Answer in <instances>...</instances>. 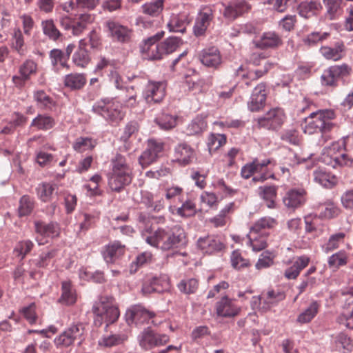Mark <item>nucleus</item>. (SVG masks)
Here are the masks:
<instances>
[{"instance_id":"obj_1","label":"nucleus","mask_w":353,"mask_h":353,"mask_svg":"<svg viewBox=\"0 0 353 353\" xmlns=\"http://www.w3.org/2000/svg\"><path fill=\"white\" fill-rule=\"evenodd\" d=\"M139 223L142 228L141 236L150 245L163 250H170L176 248L179 244L185 239L184 230L179 225L172 228H158L152 230L150 217L145 214L139 215Z\"/></svg>"},{"instance_id":"obj_2","label":"nucleus","mask_w":353,"mask_h":353,"mask_svg":"<svg viewBox=\"0 0 353 353\" xmlns=\"http://www.w3.org/2000/svg\"><path fill=\"white\" fill-rule=\"evenodd\" d=\"M163 32H158L145 39L141 46V52L144 57L149 60H160L164 56L170 54L183 43L181 39L170 37L163 42L159 41L163 37Z\"/></svg>"},{"instance_id":"obj_3","label":"nucleus","mask_w":353,"mask_h":353,"mask_svg":"<svg viewBox=\"0 0 353 353\" xmlns=\"http://www.w3.org/2000/svg\"><path fill=\"white\" fill-rule=\"evenodd\" d=\"M108 185L114 192H120L131 183L132 169L126 163L125 157L117 154L112 160V169L108 174Z\"/></svg>"},{"instance_id":"obj_4","label":"nucleus","mask_w":353,"mask_h":353,"mask_svg":"<svg viewBox=\"0 0 353 353\" xmlns=\"http://www.w3.org/2000/svg\"><path fill=\"white\" fill-rule=\"evenodd\" d=\"M335 112L332 110H323L310 113L304 119L303 130L305 133H326L332 130L334 124L331 121L335 118Z\"/></svg>"},{"instance_id":"obj_5","label":"nucleus","mask_w":353,"mask_h":353,"mask_svg":"<svg viewBox=\"0 0 353 353\" xmlns=\"http://www.w3.org/2000/svg\"><path fill=\"white\" fill-rule=\"evenodd\" d=\"M95 315L94 324L101 326L103 323L107 325L114 323L119 316V309L114 303V298L111 296H101L92 307Z\"/></svg>"},{"instance_id":"obj_6","label":"nucleus","mask_w":353,"mask_h":353,"mask_svg":"<svg viewBox=\"0 0 353 353\" xmlns=\"http://www.w3.org/2000/svg\"><path fill=\"white\" fill-rule=\"evenodd\" d=\"M275 165V161L272 159L261 161L254 159L252 162L248 163L242 167L241 175L243 179H248L254 173H258L259 175L254 176L252 181L263 182L268 179L274 178L273 168Z\"/></svg>"},{"instance_id":"obj_7","label":"nucleus","mask_w":353,"mask_h":353,"mask_svg":"<svg viewBox=\"0 0 353 353\" xmlns=\"http://www.w3.org/2000/svg\"><path fill=\"white\" fill-rule=\"evenodd\" d=\"M345 145L342 141L333 142L325 147L321 153V161L333 168L338 166H352L353 159L344 152Z\"/></svg>"},{"instance_id":"obj_8","label":"nucleus","mask_w":353,"mask_h":353,"mask_svg":"<svg viewBox=\"0 0 353 353\" xmlns=\"http://www.w3.org/2000/svg\"><path fill=\"white\" fill-rule=\"evenodd\" d=\"M93 110L112 125H117L125 116L121 103L113 99H103L93 106Z\"/></svg>"},{"instance_id":"obj_9","label":"nucleus","mask_w":353,"mask_h":353,"mask_svg":"<svg viewBox=\"0 0 353 353\" xmlns=\"http://www.w3.org/2000/svg\"><path fill=\"white\" fill-rule=\"evenodd\" d=\"M94 20V17L88 13L77 14L74 17L69 16H63L59 22L61 26L65 30H70L74 36H79L86 29L88 25L92 23Z\"/></svg>"},{"instance_id":"obj_10","label":"nucleus","mask_w":353,"mask_h":353,"mask_svg":"<svg viewBox=\"0 0 353 353\" xmlns=\"http://www.w3.org/2000/svg\"><path fill=\"white\" fill-rule=\"evenodd\" d=\"M352 68L347 63L334 65L323 71L321 77V84L323 86L336 88L340 79L348 77Z\"/></svg>"},{"instance_id":"obj_11","label":"nucleus","mask_w":353,"mask_h":353,"mask_svg":"<svg viewBox=\"0 0 353 353\" xmlns=\"http://www.w3.org/2000/svg\"><path fill=\"white\" fill-rule=\"evenodd\" d=\"M285 119V114L283 109L275 108L270 110L264 116L259 117L256 126L259 128L275 130L279 128Z\"/></svg>"},{"instance_id":"obj_12","label":"nucleus","mask_w":353,"mask_h":353,"mask_svg":"<svg viewBox=\"0 0 353 353\" xmlns=\"http://www.w3.org/2000/svg\"><path fill=\"white\" fill-rule=\"evenodd\" d=\"M216 314L222 318H233L239 314L241 307L236 303L235 299L230 298L228 296H223L214 306Z\"/></svg>"},{"instance_id":"obj_13","label":"nucleus","mask_w":353,"mask_h":353,"mask_svg":"<svg viewBox=\"0 0 353 353\" xmlns=\"http://www.w3.org/2000/svg\"><path fill=\"white\" fill-rule=\"evenodd\" d=\"M273 67L274 63L270 61L265 62L263 68L256 70H248L246 66L241 65L236 70L235 74L244 80L246 85L250 86L251 81H256L263 77L268 74Z\"/></svg>"},{"instance_id":"obj_14","label":"nucleus","mask_w":353,"mask_h":353,"mask_svg":"<svg viewBox=\"0 0 353 353\" xmlns=\"http://www.w3.org/2000/svg\"><path fill=\"white\" fill-rule=\"evenodd\" d=\"M169 340L170 337L167 334L157 333L150 328L145 329L139 336V345L145 349L163 345Z\"/></svg>"},{"instance_id":"obj_15","label":"nucleus","mask_w":353,"mask_h":353,"mask_svg":"<svg viewBox=\"0 0 353 353\" xmlns=\"http://www.w3.org/2000/svg\"><path fill=\"white\" fill-rule=\"evenodd\" d=\"M166 87L165 81H149L143 92L147 103L150 104L161 103L165 96Z\"/></svg>"},{"instance_id":"obj_16","label":"nucleus","mask_w":353,"mask_h":353,"mask_svg":"<svg viewBox=\"0 0 353 353\" xmlns=\"http://www.w3.org/2000/svg\"><path fill=\"white\" fill-rule=\"evenodd\" d=\"M223 16L230 21H234L251 10V6L245 0H231L228 3H223Z\"/></svg>"},{"instance_id":"obj_17","label":"nucleus","mask_w":353,"mask_h":353,"mask_svg":"<svg viewBox=\"0 0 353 353\" xmlns=\"http://www.w3.org/2000/svg\"><path fill=\"white\" fill-rule=\"evenodd\" d=\"M85 327L81 323L71 325L63 333H61L54 340L58 346L68 347L71 345L75 340L81 339L84 333Z\"/></svg>"},{"instance_id":"obj_18","label":"nucleus","mask_w":353,"mask_h":353,"mask_svg":"<svg viewBox=\"0 0 353 353\" xmlns=\"http://www.w3.org/2000/svg\"><path fill=\"white\" fill-rule=\"evenodd\" d=\"M105 26L113 40L121 43H126L130 40L132 30L128 27L112 20L106 21Z\"/></svg>"},{"instance_id":"obj_19","label":"nucleus","mask_w":353,"mask_h":353,"mask_svg":"<svg viewBox=\"0 0 353 353\" xmlns=\"http://www.w3.org/2000/svg\"><path fill=\"white\" fill-rule=\"evenodd\" d=\"M214 18L213 9L211 6L203 7L198 14L194 26V32L196 37L205 34L210 22Z\"/></svg>"},{"instance_id":"obj_20","label":"nucleus","mask_w":353,"mask_h":353,"mask_svg":"<svg viewBox=\"0 0 353 353\" xmlns=\"http://www.w3.org/2000/svg\"><path fill=\"white\" fill-rule=\"evenodd\" d=\"M125 252V246L119 241H115L105 245L101 250V254L107 263H114L120 259Z\"/></svg>"},{"instance_id":"obj_21","label":"nucleus","mask_w":353,"mask_h":353,"mask_svg":"<svg viewBox=\"0 0 353 353\" xmlns=\"http://www.w3.org/2000/svg\"><path fill=\"white\" fill-rule=\"evenodd\" d=\"M307 192L303 188H292L285 194L283 201L288 208L295 209L303 205L306 201Z\"/></svg>"},{"instance_id":"obj_22","label":"nucleus","mask_w":353,"mask_h":353,"mask_svg":"<svg viewBox=\"0 0 353 353\" xmlns=\"http://www.w3.org/2000/svg\"><path fill=\"white\" fill-rule=\"evenodd\" d=\"M127 314L131 319L132 322L136 323H148L151 320V323L157 325L160 323L157 322L155 318V314L150 312L141 305H135L129 309Z\"/></svg>"},{"instance_id":"obj_23","label":"nucleus","mask_w":353,"mask_h":353,"mask_svg":"<svg viewBox=\"0 0 353 353\" xmlns=\"http://www.w3.org/2000/svg\"><path fill=\"white\" fill-rule=\"evenodd\" d=\"M285 299V294L281 290H271L263 292L259 296L260 309L263 312H266Z\"/></svg>"},{"instance_id":"obj_24","label":"nucleus","mask_w":353,"mask_h":353,"mask_svg":"<svg viewBox=\"0 0 353 353\" xmlns=\"http://www.w3.org/2000/svg\"><path fill=\"white\" fill-rule=\"evenodd\" d=\"M197 247L203 253L211 254L221 251L224 245L219 236L211 235L199 238L197 241Z\"/></svg>"},{"instance_id":"obj_25","label":"nucleus","mask_w":353,"mask_h":353,"mask_svg":"<svg viewBox=\"0 0 353 353\" xmlns=\"http://www.w3.org/2000/svg\"><path fill=\"white\" fill-rule=\"evenodd\" d=\"M201 63L209 68H218L222 63L219 50L214 46L205 48L200 54Z\"/></svg>"},{"instance_id":"obj_26","label":"nucleus","mask_w":353,"mask_h":353,"mask_svg":"<svg viewBox=\"0 0 353 353\" xmlns=\"http://www.w3.org/2000/svg\"><path fill=\"white\" fill-rule=\"evenodd\" d=\"M346 48L343 41H337L334 47L328 46H322L319 52L327 60L337 61L343 59L345 55Z\"/></svg>"},{"instance_id":"obj_27","label":"nucleus","mask_w":353,"mask_h":353,"mask_svg":"<svg viewBox=\"0 0 353 353\" xmlns=\"http://www.w3.org/2000/svg\"><path fill=\"white\" fill-rule=\"evenodd\" d=\"M310 262V258L306 255H302L294 258L292 265L288 268L284 272V276L288 279H296L300 272L305 268Z\"/></svg>"},{"instance_id":"obj_28","label":"nucleus","mask_w":353,"mask_h":353,"mask_svg":"<svg viewBox=\"0 0 353 353\" xmlns=\"http://www.w3.org/2000/svg\"><path fill=\"white\" fill-rule=\"evenodd\" d=\"M254 43L260 49L276 48L282 45L283 41L275 32H265L259 39L254 41Z\"/></svg>"},{"instance_id":"obj_29","label":"nucleus","mask_w":353,"mask_h":353,"mask_svg":"<svg viewBox=\"0 0 353 353\" xmlns=\"http://www.w3.org/2000/svg\"><path fill=\"white\" fill-rule=\"evenodd\" d=\"M185 83L188 90L194 94L206 92L211 85V83L200 78L197 74L186 76Z\"/></svg>"},{"instance_id":"obj_30","label":"nucleus","mask_w":353,"mask_h":353,"mask_svg":"<svg viewBox=\"0 0 353 353\" xmlns=\"http://www.w3.org/2000/svg\"><path fill=\"white\" fill-rule=\"evenodd\" d=\"M247 237L248 239L247 245L252 248L253 252H259L268 246L269 233L256 232L250 230Z\"/></svg>"},{"instance_id":"obj_31","label":"nucleus","mask_w":353,"mask_h":353,"mask_svg":"<svg viewBox=\"0 0 353 353\" xmlns=\"http://www.w3.org/2000/svg\"><path fill=\"white\" fill-rule=\"evenodd\" d=\"M10 48L20 57H24L28 53V46L26 45L23 34L19 28H14L11 33Z\"/></svg>"},{"instance_id":"obj_32","label":"nucleus","mask_w":353,"mask_h":353,"mask_svg":"<svg viewBox=\"0 0 353 353\" xmlns=\"http://www.w3.org/2000/svg\"><path fill=\"white\" fill-rule=\"evenodd\" d=\"M315 210L321 219H332L341 213L340 208L330 199L317 204Z\"/></svg>"},{"instance_id":"obj_33","label":"nucleus","mask_w":353,"mask_h":353,"mask_svg":"<svg viewBox=\"0 0 353 353\" xmlns=\"http://www.w3.org/2000/svg\"><path fill=\"white\" fill-rule=\"evenodd\" d=\"M314 181L326 188H332L338 183L337 177L330 172L319 168L313 172Z\"/></svg>"},{"instance_id":"obj_34","label":"nucleus","mask_w":353,"mask_h":353,"mask_svg":"<svg viewBox=\"0 0 353 353\" xmlns=\"http://www.w3.org/2000/svg\"><path fill=\"white\" fill-rule=\"evenodd\" d=\"M182 205L178 207L176 205H170V211L172 214L179 215L181 217H190L195 215L196 212V204L191 199L183 200Z\"/></svg>"},{"instance_id":"obj_35","label":"nucleus","mask_w":353,"mask_h":353,"mask_svg":"<svg viewBox=\"0 0 353 353\" xmlns=\"http://www.w3.org/2000/svg\"><path fill=\"white\" fill-rule=\"evenodd\" d=\"M175 161L183 165L189 164L194 157V150L186 143H180L174 149Z\"/></svg>"},{"instance_id":"obj_36","label":"nucleus","mask_w":353,"mask_h":353,"mask_svg":"<svg viewBox=\"0 0 353 353\" xmlns=\"http://www.w3.org/2000/svg\"><path fill=\"white\" fill-rule=\"evenodd\" d=\"M35 231L41 237H55L59 234V227L57 223H46L43 221H36Z\"/></svg>"},{"instance_id":"obj_37","label":"nucleus","mask_w":353,"mask_h":353,"mask_svg":"<svg viewBox=\"0 0 353 353\" xmlns=\"http://www.w3.org/2000/svg\"><path fill=\"white\" fill-rule=\"evenodd\" d=\"M234 211V203L227 204L219 213L209 219V222L215 228L223 227L230 220V215Z\"/></svg>"},{"instance_id":"obj_38","label":"nucleus","mask_w":353,"mask_h":353,"mask_svg":"<svg viewBox=\"0 0 353 353\" xmlns=\"http://www.w3.org/2000/svg\"><path fill=\"white\" fill-rule=\"evenodd\" d=\"M321 304L317 301H312L309 306L301 312L296 318V322L299 324L310 323L319 313Z\"/></svg>"},{"instance_id":"obj_39","label":"nucleus","mask_w":353,"mask_h":353,"mask_svg":"<svg viewBox=\"0 0 353 353\" xmlns=\"http://www.w3.org/2000/svg\"><path fill=\"white\" fill-rule=\"evenodd\" d=\"M261 198L265 202L268 208L274 209L276 207V199L277 188L275 185L261 186L259 188Z\"/></svg>"},{"instance_id":"obj_40","label":"nucleus","mask_w":353,"mask_h":353,"mask_svg":"<svg viewBox=\"0 0 353 353\" xmlns=\"http://www.w3.org/2000/svg\"><path fill=\"white\" fill-rule=\"evenodd\" d=\"M77 301L76 291L70 281H64L61 283V296L59 300L61 303L72 305Z\"/></svg>"},{"instance_id":"obj_41","label":"nucleus","mask_w":353,"mask_h":353,"mask_svg":"<svg viewBox=\"0 0 353 353\" xmlns=\"http://www.w3.org/2000/svg\"><path fill=\"white\" fill-rule=\"evenodd\" d=\"M86 82L87 79L84 74L71 73L65 75L64 78L65 86L72 90L82 89Z\"/></svg>"},{"instance_id":"obj_42","label":"nucleus","mask_w":353,"mask_h":353,"mask_svg":"<svg viewBox=\"0 0 353 353\" xmlns=\"http://www.w3.org/2000/svg\"><path fill=\"white\" fill-rule=\"evenodd\" d=\"M190 21L187 15L176 14L172 16L168 27L170 32L184 33Z\"/></svg>"},{"instance_id":"obj_43","label":"nucleus","mask_w":353,"mask_h":353,"mask_svg":"<svg viewBox=\"0 0 353 353\" xmlns=\"http://www.w3.org/2000/svg\"><path fill=\"white\" fill-rule=\"evenodd\" d=\"M346 234L344 232H337L330 236L327 241L322 245L323 251L330 253L338 249L345 242Z\"/></svg>"},{"instance_id":"obj_44","label":"nucleus","mask_w":353,"mask_h":353,"mask_svg":"<svg viewBox=\"0 0 353 353\" xmlns=\"http://www.w3.org/2000/svg\"><path fill=\"white\" fill-rule=\"evenodd\" d=\"M55 125L54 119L47 114H38L31 122L30 127L37 130H48Z\"/></svg>"},{"instance_id":"obj_45","label":"nucleus","mask_w":353,"mask_h":353,"mask_svg":"<svg viewBox=\"0 0 353 353\" xmlns=\"http://www.w3.org/2000/svg\"><path fill=\"white\" fill-rule=\"evenodd\" d=\"M349 261V254L344 250L332 254L327 259L329 268L338 270L340 267L345 266Z\"/></svg>"},{"instance_id":"obj_46","label":"nucleus","mask_w":353,"mask_h":353,"mask_svg":"<svg viewBox=\"0 0 353 353\" xmlns=\"http://www.w3.org/2000/svg\"><path fill=\"white\" fill-rule=\"evenodd\" d=\"M97 144V141L91 137H79L74 141L72 148L77 152L83 153L92 150Z\"/></svg>"},{"instance_id":"obj_47","label":"nucleus","mask_w":353,"mask_h":353,"mask_svg":"<svg viewBox=\"0 0 353 353\" xmlns=\"http://www.w3.org/2000/svg\"><path fill=\"white\" fill-rule=\"evenodd\" d=\"M322 8L321 4L317 1H303L299 6V11L301 16L309 18Z\"/></svg>"},{"instance_id":"obj_48","label":"nucleus","mask_w":353,"mask_h":353,"mask_svg":"<svg viewBox=\"0 0 353 353\" xmlns=\"http://www.w3.org/2000/svg\"><path fill=\"white\" fill-rule=\"evenodd\" d=\"M230 263L236 270H243L251 266L250 259L245 258L239 250L232 251L230 255Z\"/></svg>"},{"instance_id":"obj_49","label":"nucleus","mask_w":353,"mask_h":353,"mask_svg":"<svg viewBox=\"0 0 353 353\" xmlns=\"http://www.w3.org/2000/svg\"><path fill=\"white\" fill-rule=\"evenodd\" d=\"M278 224L277 221L270 216H264L256 221L250 230L256 232L268 233L266 230L274 228Z\"/></svg>"},{"instance_id":"obj_50","label":"nucleus","mask_w":353,"mask_h":353,"mask_svg":"<svg viewBox=\"0 0 353 353\" xmlns=\"http://www.w3.org/2000/svg\"><path fill=\"white\" fill-rule=\"evenodd\" d=\"M34 99L37 105L44 110H51L55 106V101L43 90H37L34 92Z\"/></svg>"},{"instance_id":"obj_51","label":"nucleus","mask_w":353,"mask_h":353,"mask_svg":"<svg viewBox=\"0 0 353 353\" xmlns=\"http://www.w3.org/2000/svg\"><path fill=\"white\" fill-rule=\"evenodd\" d=\"M57 188L56 184L50 183H42L37 188L38 197L43 202L51 201L54 192Z\"/></svg>"},{"instance_id":"obj_52","label":"nucleus","mask_w":353,"mask_h":353,"mask_svg":"<svg viewBox=\"0 0 353 353\" xmlns=\"http://www.w3.org/2000/svg\"><path fill=\"white\" fill-rule=\"evenodd\" d=\"M207 128L205 117L203 115L196 116L187 127L189 135L198 134L203 132Z\"/></svg>"},{"instance_id":"obj_53","label":"nucleus","mask_w":353,"mask_h":353,"mask_svg":"<svg viewBox=\"0 0 353 353\" xmlns=\"http://www.w3.org/2000/svg\"><path fill=\"white\" fill-rule=\"evenodd\" d=\"M179 117L176 115L163 113L155 119V123L160 128L168 130L176 126Z\"/></svg>"},{"instance_id":"obj_54","label":"nucleus","mask_w":353,"mask_h":353,"mask_svg":"<svg viewBox=\"0 0 353 353\" xmlns=\"http://www.w3.org/2000/svg\"><path fill=\"white\" fill-rule=\"evenodd\" d=\"M164 0H156L148 2L141 6L143 13L151 16H159L163 9Z\"/></svg>"},{"instance_id":"obj_55","label":"nucleus","mask_w":353,"mask_h":353,"mask_svg":"<svg viewBox=\"0 0 353 353\" xmlns=\"http://www.w3.org/2000/svg\"><path fill=\"white\" fill-rule=\"evenodd\" d=\"M37 63L32 59H27L19 65L18 72L30 80L32 76L37 73Z\"/></svg>"},{"instance_id":"obj_56","label":"nucleus","mask_w":353,"mask_h":353,"mask_svg":"<svg viewBox=\"0 0 353 353\" xmlns=\"http://www.w3.org/2000/svg\"><path fill=\"white\" fill-rule=\"evenodd\" d=\"M41 27L43 34L53 41L58 40L61 36V33L57 28L54 21L52 19L43 21L41 22Z\"/></svg>"},{"instance_id":"obj_57","label":"nucleus","mask_w":353,"mask_h":353,"mask_svg":"<svg viewBox=\"0 0 353 353\" xmlns=\"http://www.w3.org/2000/svg\"><path fill=\"white\" fill-rule=\"evenodd\" d=\"M126 339L127 337L124 334H112L102 337L99 341V345L105 347H112L122 344Z\"/></svg>"},{"instance_id":"obj_58","label":"nucleus","mask_w":353,"mask_h":353,"mask_svg":"<svg viewBox=\"0 0 353 353\" xmlns=\"http://www.w3.org/2000/svg\"><path fill=\"white\" fill-rule=\"evenodd\" d=\"M177 287L184 294H194L199 288V281L194 278L183 279L178 283Z\"/></svg>"},{"instance_id":"obj_59","label":"nucleus","mask_w":353,"mask_h":353,"mask_svg":"<svg viewBox=\"0 0 353 353\" xmlns=\"http://www.w3.org/2000/svg\"><path fill=\"white\" fill-rule=\"evenodd\" d=\"M34 208L33 199L28 196H23L19 201L18 208V213L19 216H24L29 215Z\"/></svg>"},{"instance_id":"obj_60","label":"nucleus","mask_w":353,"mask_h":353,"mask_svg":"<svg viewBox=\"0 0 353 353\" xmlns=\"http://www.w3.org/2000/svg\"><path fill=\"white\" fill-rule=\"evenodd\" d=\"M275 256L272 252L267 250L262 252L255 264L256 269L260 270L271 267L274 264Z\"/></svg>"},{"instance_id":"obj_61","label":"nucleus","mask_w":353,"mask_h":353,"mask_svg":"<svg viewBox=\"0 0 353 353\" xmlns=\"http://www.w3.org/2000/svg\"><path fill=\"white\" fill-rule=\"evenodd\" d=\"M33 247L34 243L30 240L20 241L17 243L14 252L17 256L23 259L30 252Z\"/></svg>"},{"instance_id":"obj_62","label":"nucleus","mask_w":353,"mask_h":353,"mask_svg":"<svg viewBox=\"0 0 353 353\" xmlns=\"http://www.w3.org/2000/svg\"><path fill=\"white\" fill-rule=\"evenodd\" d=\"M183 189L174 186L165 190V199L170 201V205H175L176 202L182 203L183 201Z\"/></svg>"},{"instance_id":"obj_63","label":"nucleus","mask_w":353,"mask_h":353,"mask_svg":"<svg viewBox=\"0 0 353 353\" xmlns=\"http://www.w3.org/2000/svg\"><path fill=\"white\" fill-rule=\"evenodd\" d=\"M226 137L224 134H212L208 137V146L210 152L215 151L220 147L225 144Z\"/></svg>"},{"instance_id":"obj_64","label":"nucleus","mask_w":353,"mask_h":353,"mask_svg":"<svg viewBox=\"0 0 353 353\" xmlns=\"http://www.w3.org/2000/svg\"><path fill=\"white\" fill-rule=\"evenodd\" d=\"M72 61L77 66L85 68L90 61L88 51L87 50H77L73 54Z\"/></svg>"}]
</instances>
